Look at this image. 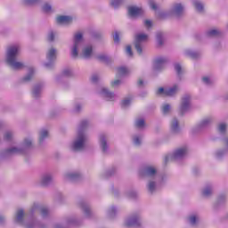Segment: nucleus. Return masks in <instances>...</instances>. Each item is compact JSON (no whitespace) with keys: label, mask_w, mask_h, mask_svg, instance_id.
<instances>
[{"label":"nucleus","mask_w":228,"mask_h":228,"mask_svg":"<svg viewBox=\"0 0 228 228\" xmlns=\"http://www.w3.org/2000/svg\"><path fill=\"white\" fill-rule=\"evenodd\" d=\"M143 13V9L136 6H130L128 7V15L130 17H138Z\"/></svg>","instance_id":"nucleus-7"},{"label":"nucleus","mask_w":228,"mask_h":228,"mask_svg":"<svg viewBox=\"0 0 228 228\" xmlns=\"http://www.w3.org/2000/svg\"><path fill=\"white\" fill-rule=\"evenodd\" d=\"M101 140V143H102V149L103 152H106V151H108V144L106 143V137H104V135H102L100 137Z\"/></svg>","instance_id":"nucleus-16"},{"label":"nucleus","mask_w":228,"mask_h":228,"mask_svg":"<svg viewBox=\"0 0 228 228\" xmlns=\"http://www.w3.org/2000/svg\"><path fill=\"white\" fill-rule=\"evenodd\" d=\"M144 25L146 26V28H152V21L149 20H146L144 21Z\"/></svg>","instance_id":"nucleus-43"},{"label":"nucleus","mask_w":228,"mask_h":228,"mask_svg":"<svg viewBox=\"0 0 228 228\" xmlns=\"http://www.w3.org/2000/svg\"><path fill=\"white\" fill-rule=\"evenodd\" d=\"M167 62V59L163 58V57H160V58H158L156 61H155V67L157 69H159V67H161V65H163V63H166Z\"/></svg>","instance_id":"nucleus-17"},{"label":"nucleus","mask_w":228,"mask_h":228,"mask_svg":"<svg viewBox=\"0 0 228 228\" xmlns=\"http://www.w3.org/2000/svg\"><path fill=\"white\" fill-rule=\"evenodd\" d=\"M190 108V96L186 95L183 98L182 105L180 108L181 115H184L185 111H188Z\"/></svg>","instance_id":"nucleus-6"},{"label":"nucleus","mask_w":228,"mask_h":228,"mask_svg":"<svg viewBox=\"0 0 228 228\" xmlns=\"http://www.w3.org/2000/svg\"><path fill=\"white\" fill-rule=\"evenodd\" d=\"M85 142H86L85 134L79 132L77 141L73 143V151H83L85 149Z\"/></svg>","instance_id":"nucleus-2"},{"label":"nucleus","mask_w":228,"mask_h":228,"mask_svg":"<svg viewBox=\"0 0 228 228\" xmlns=\"http://www.w3.org/2000/svg\"><path fill=\"white\" fill-rule=\"evenodd\" d=\"M98 60H100V61H107L108 60V56L104 55V54H101L97 57Z\"/></svg>","instance_id":"nucleus-38"},{"label":"nucleus","mask_w":228,"mask_h":228,"mask_svg":"<svg viewBox=\"0 0 228 228\" xmlns=\"http://www.w3.org/2000/svg\"><path fill=\"white\" fill-rule=\"evenodd\" d=\"M190 222H191V225H195V224H197V216H191L190 217Z\"/></svg>","instance_id":"nucleus-40"},{"label":"nucleus","mask_w":228,"mask_h":228,"mask_svg":"<svg viewBox=\"0 0 228 228\" xmlns=\"http://www.w3.org/2000/svg\"><path fill=\"white\" fill-rule=\"evenodd\" d=\"M49 42H53L54 40V33L51 32L48 36Z\"/></svg>","instance_id":"nucleus-45"},{"label":"nucleus","mask_w":228,"mask_h":228,"mask_svg":"<svg viewBox=\"0 0 228 228\" xmlns=\"http://www.w3.org/2000/svg\"><path fill=\"white\" fill-rule=\"evenodd\" d=\"M151 6L152 10H158V5H156V4L151 3Z\"/></svg>","instance_id":"nucleus-54"},{"label":"nucleus","mask_w":228,"mask_h":228,"mask_svg":"<svg viewBox=\"0 0 228 228\" xmlns=\"http://www.w3.org/2000/svg\"><path fill=\"white\" fill-rule=\"evenodd\" d=\"M41 213L44 216H45V215H47V213H49V210H47V208H42Z\"/></svg>","instance_id":"nucleus-50"},{"label":"nucleus","mask_w":228,"mask_h":228,"mask_svg":"<svg viewBox=\"0 0 228 228\" xmlns=\"http://www.w3.org/2000/svg\"><path fill=\"white\" fill-rule=\"evenodd\" d=\"M202 79H203L204 83H206L207 85H209V77H204Z\"/></svg>","instance_id":"nucleus-53"},{"label":"nucleus","mask_w":228,"mask_h":228,"mask_svg":"<svg viewBox=\"0 0 228 228\" xmlns=\"http://www.w3.org/2000/svg\"><path fill=\"white\" fill-rule=\"evenodd\" d=\"M147 38H149V36L145 34H137L135 36V49L139 54H142V42H146Z\"/></svg>","instance_id":"nucleus-4"},{"label":"nucleus","mask_w":228,"mask_h":228,"mask_svg":"<svg viewBox=\"0 0 228 228\" xmlns=\"http://www.w3.org/2000/svg\"><path fill=\"white\" fill-rule=\"evenodd\" d=\"M38 94H40V89L38 86H36L33 91V97H38Z\"/></svg>","instance_id":"nucleus-37"},{"label":"nucleus","mask_w":228,"mask_h":228,"mask_svg":"<svg viewBox=\"0 0 228 228\" xmlns=\"http://www.w3.org/2000/svg\"><path fill=\"white\" fill-rule=\"evenodd\" d=\"M113 40L116 44H118V42H120V34H118V32H115V34L113 35Z\"/></svg>","instance_id":"nucleus-30"},{"label":"nucleus","mask_w":228,"mask_h":228,"mask_svg":"<svg viewBox=\"0 0 228 228\" xmlns=\"http://www.w3.org/2000/svg\"><path fill=\"white\" fill-rule=\"evenodd\" d=\"M46 67H49V64H45Z\"/></svg>","instance_id":"nucleus-62"},{"label":"nucleus","mask_w":228,"mask_h":228,"mask_svg":"<svg viewBox=\"0 0 228 228\" xmlns=\"http://www.w3.org/2000/svg\"><path fill=\"white\" fill-rule=\"evenodd\" d=\"M193 5L195 6V8L198 12L204 11V5L202 4H200L199 1H194Z\"/></svg>","instance_id":"nucleus-19"},{"label":"nucleus","mask_w":228,"mask_h":228,"mask_svg":"<svg viewBox=\"0 0 228 228\" xmlns=\"http://www.w3.org/2000/svg\"><path fill=\"white\" fill-rule=\"evenodd\" d=\"M175 69L178 75H181V72L183 70V68H181V64H175Z\"/></svg>","instance_id":"nucleus-39"},{"label":"nucleus","mask_w":228,"mask_h":228,"mask_svg":"<svg viewBox=\"0 0 228 228\" xmlns=\"http://www.w3.org/2000/svg\"><path fill=\"white\" fill-rule=\"evenodd\" d=\"M121 104H122V106H124V107L129 106V104H131V98L123 100L122 102H121Z\"/></svg>","instance_id":"nucleus-33"},{"label":"nucleus","mask_w":228,"mask_h":228,"mask_svg":"<svg viewBox=\"0 0 228 228\" xmlns=\"http://www.w3.org/2000/svg\"><path fill=\"white\" fill-rule=\"evenodd\" d=\"M38 2V0H25L24 4H26V6H31L33 4H37Z\"/></svg>","instance_id":"nucleus-25"},{"label":"nucleus","mask_w":228,"mask_h":228,"mask_svg":"<svg viewBox=\"0 0 228 228\" xmlns=\"http://www.w3.org/2000/svg\"><path fill=\"white\" fill-rule=\"evenodd\" d=\"M22 218H24V210L20 209L17 212L16 220L17 222H22Z\"/></svg>","instance_id":"nucleus-20"},{"label":"nucleus","mask_w":228,"mask_h":228,"mask_svg":"<svg viewBox=\"0 0 228 228\" xmlns=\"http://www.w3.org/2000/svg\"><path fill=\"white\" fill-rule=\"evenodd\" d=\"M183 12H184V7H183V4H175L174 12L176 15H181Z\"/></svg>","instance_id":"nucleus-11"},{"label":"nucleus","mask_w":228,"mask_h":228,"mask_svg":"<svg viewBox=\"0 0 228 228\" xmlns=\"http://www.w3.org/2000/svg\"><path fill=\"white\" fill-rule=\"evenodd\" d=\"M19 152V150L17 148H12L6 151L7 154H15Z\"/></svg>","instance_id":"nucleus-36"},{"label":"nucleus","mask_w":228,"mask_h":228,"mask_svg":"<svg viewBox=\"0 0 228 228\" xmlns=\"http://www.w3.org/2000/svg\"><path fill=\"white\" fill-rule=\"evenodd\" d=\"M32 77H33V70H31L30 73L23 78V81H31Z\"/></svg>","instance_id":"nucleus-35"},{"label":"nucleus","mask_w":228,"mask_h":228,"mask_svg":"<svg viewBox=\"0 0 228 228\" xmlns=\"http://www.w3.org/2000/svg\"><path fill=\"white\" fill-rule=\"evenodd\" d=\"M51 10H53V8L51 7V5H49V4H45L43 6V12H45V13H49V12H51Z\"/></svg>","instance_id":"nucleus-29"},{"label":"nucleus","mask_w":228,"mask_h":228,"mask_svg":"<svg viewBox=\"0 0 228 228\" xmlns=\"http://www.w3.org/2000/svg\"><path fill=\"white\" fill-rule=\"evenodd\" d=\"M163 34H161V32H159L157 34V39H158V43H159V45H163Z\"/></svg>","instance_id":"nucleus-26"},{"label":"nucleus","mask_w":228,"mask_h":228,"mask_svg":"<svg viewBox=\"0 0 228 228\" xmlns=\"http://www.w3.org/2000/svg\"><path fill=\"white\" fill-rule=\"evenodd\" d=\"M134 142L135 145H140V143H142V141L140 140V137H138V136H135L134 138Z\"/></svg>","instance_id":"nucleus-44"},{"label":"nucleus","mask_w":228,"mask_h":228,"mask_svg":"<svg viewBox=\"0 0 228 228\" xmlns=\"http://www.w3.org/2000/svg\"><path fill=\"white\" fill-rule=\"evenodd\" d=\"M225 129H227V125L222 123L219 125L220 133H225Z\"/></svg>","instance_id":"nucleus-34"},{"label":"nucleus","mask_w":228,"mask_h":228,"mask_svg":"<svg viewBox=\"0 0 228 228\" xmlns=\"http://www.w3.org/2000/svg\"><path fill=\"white\" fill-rule=\"evenodd\" d=\"M12 132H7L4 134V140H12Z\"/></svg>","instance_id":"nucleus-42"},{"label":"nucleus","mask_w":228,"mask_h":228,"mask_svg":"<svg viewBox=\"0 0 228 228\" xmlns=\"http://www.w3.org/2000/svg\"><path fill=\"white\" fill-rule=\"evenodd\" d=\"M212 191L211 188L208 187L203 191V196L204 197H209V195H211Z\"/></svg>","instance_id":"nucleus-31"},{"label":"nucleus","mask_w":228,"mask_h":228,"mask_svg":"<svg viewBox=\"0 0 228 228\" xmlns=\"http://www.w3.org/2000/svg\"><path fill=\"white\" fill-rule=\"evenodd\" d=\"M85 213H86V215H88V213H90V209L89 208H85Z\"/></svg>","instance_id":"nucleus-58"},{"label":"nucleus","mask_w":228,"mask_h":228,"mask_svg":"<svg viewBox=\"0 0 228 228\" xmlns=\"http://www.w3.org/2000/svg\"><path fill=\"white\" fill-rule=\"evenodd\" d=\"M171 129L174 133H177L179 131V121H177V119H174L172 121Z\"/></svg>","instance_id":"nucleus-15"},{"label":"nucleus","mask_w":228,"mask_h":228,"mask_svg":"<svg viewBox=\"0 0 228 228\" xmlns=\"http://www.w3.org/2000/svg\"><path fill=\"white\" fill-rule=\"evenodd\" d=\"M47 60H49L50 61H53V60H56V50L54 48H52L48 51Z\"/></svg>","instance_id":"nucleus-13"},{"label":"nucleus","mask_w":228,"mask_h":228,"mask_svg":"<svg viewBox=\"0 0 228 228\" xmlns=\"http://www.w3.org/2000/svg\"><path fill=\"white\" fill-rule=\"evenodd\" d=\"M126 227H138L140 226V222L138 221V217H132L128 219L126 224Z\"/></svg>","instance_id":"nucleus-9"},{"label":"nucleus","mask_w":228,"mask_h":228,"mask_svg":"<svg viewBox=\"0 0 228 228\" xmlns=\"http://www.w3.org/2000/svg\"><path fill=\"white\" fill-rule=\"evenodd\" d=\"M126 51V53L128 54V56H133V50L131 48V45H127Z\"/></svg>","instance_id":"nucleus-41"},{"label":"nucleus","mask_w":228,"mask_h":228,"mask_svg":"<svg viewBox=\"0 0 228 228\" xmlns=\"http://www.w3.org/2000/svg\"><path fill=\"white\" fill-rule=\"evenodd\" d=\"M77 175H79L72 174V175H69V177H70L71 179H74V177H77Z\"/></svg>","instance_id":"nucleus-56"},{"label":"nucleus","mask_w":228,"mask_h":228,"mask_svg":"<svg viewBox=\"0 0 228 228\" xmlns=\"http://www.w3.org/2000/svg\"><path fill=\"white\" fill-rule=\"evenodd\" d=\"M4 220V218L3 216H0V224L1 222H3Z\"/></svg>","instance_id":"nucleus-60"},{"label":"nucleus","mask_w":228,"mask_h":228,"mask_svg":"<svg viewBox=\"0 0 228 228\" xmlns=\"http://www.w3.org/2000/svg\"><path fill=\"white\" fill-rule=\"evenodd\" d=\"M91 79L93 83H97V81H99V77H97V75H94Z\"/></svg>","instance_id":"nucleus-48"},{"label":"nucleus","mask_w":228,"mask_h":228,"mask_svg":"<svg viewBox=\"0 0 228 228\" xmlns=\"http://www.w3.org/2000/svg\"><path fill=\"white\" fill-rule=\"evenodd\" d=\"M74 40H75V45H74V47L72 49V52H71V56L73 58H77V45L79 44V42H81L83 40V33L81 32H78L75 35V37H74Z\"/></svg>","instance_id":"nucleus-5"},{"label":"nucleus","mask_w":228,"mask_h":228,"mask_svg":"<svg viewBox=\"0 0 228 228\" xmlns=\"http://www.w3.org/2000/svg\"><path fill=\"white\" fill-rule=\"evenodd\" d=\"M25 147H31V141L29 139H25Z\"/></svg>","instance_id":"nucleus-46"},{"label":"nucleus","mask_w":228,"mask_h":228,"mask_svg":"<svg viewBox=\"0 0 228 228\" xmlns=\"http://www.w3.org/2000/svg\"><path fill=\"white\" fill-rule=\"evenodd\" d=\"M111 4L114 6V8H117L120 4V1H113Z\"/></svg>","instance_id":"nucleus-49"},{"label":"nucleus","mask_w":228,"mask_h":228,"mask_svg":"<svg viewBox=\"0 0 228 228\" xmlns=\"http://www.w3.org/2000/svg\"><path fill=\"white\" fill-rule=\"evenodd\" d=\"M144 126H145V120H143V119H138L135 122V126L136 127H143Z\"/></svg>","instance_id":"nucleus-27"},{"label":"nucleus","mask_w":228,"mask_h":228,"mask_svg":"<svg viewBox=\"0 0 228 228\" xmlns=\"http://www.w3.org/2000/svg\"><path fill=\"white\" fill-rule=\"evenodd\" d=\"M63 74H64V76H70L71 71H70V69H65V70L63 71Z\"/></svg>","instance_id":"nucleus-51"},{"label":"nucleus","mask_w":228,"mask_h":228,"mask_svg":"<svg viewBox=\"0 0 228 228\" xmlns=\"http://www.w3.org/2000/svg\"><path fill=\"white\" fill-rule=\"evenodd\" d=\"M93 51L94 50H93L92 46L86 47L83 52L84 58H90L92 56Z\"/></svg>","instance_id":"nucleus-14"},{"label":"nucleus","mask_w":228,"mask_h":228,"mask_svg":"<svg viewBox=\"0 0 228 228\" xmlns=\"http://www.w3.org/2000/svg\"><path fill=\"white\" fill-rule=\"evenodd\" d=\"M143 85V80L139 79L138 81V86H142Z\"/></svg>","instance_id":"nucleus-55"},{"label":"nucleus","mask_w":228,"mask_h":228,"mask_svg":"<svg viewBox=\"0 0 228 228\" xmlns=\"http://www.w3.org/2000/svg\"><path fill=\"white\" fill-rule=\"evenodd\" d=\"M57 24H70L72 22V17L69 16H58L56 19Z\"/></svg>","instance_id":"nucleus-8"},{"label":"nucleus","mask_w":228,"mask_h":228,"mask_svg":"<svg viewBox=\"0 0 228 228\" xmlns=\"http://www.w3.org/2000/svg\"><path fill=\"white\" fill-rule=\"evenodd\" d=\"M208 37H218L220 35V31L217 29H212L207 33Z\"/></svg>","instance_id":"nucleus-23"},{"label":"nucleus","mask_w":228,"mask_h":228,"mask_svg":"<svg viewBox=\"0 0 228 228\" xmlns=\"http://www.w3.org/2000/svg\"><path fill=\"white\" fill-rule=\"evenodd\" d=\"M177 94V86H174L172 88L165 90L163 87H159L157 91V95H164V97H172Z\"/></svg>","instance_id":"nucleus-3"},{"label":"nucleus","mask_w":228,"mask_h":228,"mask_svg":"<svg viewBox=\"0 0 228 228\" xmlns=\"http://www.w3.org/2000/svg\"><path fill=\"white\" fill-rule=\"evenodd\" d=\"M102 94L104 97H106V99H109V101L110 99H113V97H115V94L113 93L108 91V89H106V88L102 89Z\"/></svg>","instance_id":"nucleus-12"},{"label":"nucleus","mask_w":228,"mask_h":228,"mask_svg":"<svg viewBox=\"0 0 228 228\" xmlns=\"http://www.w3.org/2000/svg\"><path fill=\"white\" fill-rule=\"evenodd\" d=\"M191 56L192 58H197L198 54H197V53H191Z\"/></svg>","instance_id":"nucleus-57"},{"label":"nucleus","mask_w":228,"mask_h":228,"mask_svg":"<svg viewBox=\"0 0 228 228\" xmlns=\"http://www.w3.org/2000/svg\"><path fill=\"white\" fill-rule=\"evenodd\" d=\"M126 74H129V69H127V68L126 67L118 68V76H126Z\"/></svg>","instance_id":"nucleus-18"},{"label":"nucleus","mask_w":228,"mask_h":228,"mask_svg":"<svg viewBox=\"0 0 228 228\" xmlns=\"http://www.w3.org/2000/svg\"><path fill=\"white\" fill-rule=\"evenodd\" d=\"M162 111L165 115H167V113H168V111H170V105L168 104H165L163 107H162Z\"/></svg>","instance_id":"nucleus-32"},{"label":"nucleus","mask_w":228,"mask_h":228,"mask_svg":"<svg viewBox=\"0 0 228 228\" xmlns=\"http://www.w3.org/2000/svg\"><path fill=\"white\" fill-rule=\"evenodd\" d=\"M47 136H49V132H47V130H43L39 137V142H44L45 138H47Z\"/></svg>","instance_id":"nucleus-22"},{"label":"nucleus","mask_w":228,"mask_h":228,"mask_svg":"<svg viewBox=\"0 0 228 228\" xmlns=\"http://www.w3.org/2000/svg\"><path fill=\"white\" fill-rule=\"evenodd\" d=\"M52 178L50 175H46L43 178L42 180V184L43 186H47V184H49V183H51Z\"/></svg>","instance_id":"nucleus-24"},{"label":"nucleus","mask_w":228,"mask_h":228,"mask_svg":"<svg viewBox=\"0 0 228 228\" xmlns=\"http://www.w3.org/2000/svg\"><path fill=\"white\" fill-rule=\"evenodd\" d=\"M165 161H166V163H167V161H168V157H166Z\"/></svg>","instance_id":"nucleus-61"},{"label":"nucleus","mask_w":228,"mask_h":228,"mask_svg":"<svg viewBox=\"0 0 228 228\" xmlns=\"http://www.w3.org/2000/svg\"><path fill=\"white\" fill-rule=\"evenodd\" d=\"M88 124V122L86 120H84L81 122L80 127H86V125Z\"/></svg>","instance_id":"nucleus-52"},{"label":"nucleus","mask_w":228,"mask_h":228,"mask_svg":"<svg viewBox=\"0 0 228 228\" xmlns=\"http://www.w3.org/2000/svg\"><path fill=\"white\" fill-rule=\"evenodd\" d=\"M120 85V80H114L111 82V86H118Z\"/></svg>","instance_id":"nucleus-47"},{"label":"nucleus","mask_w":228,"mask_h":228,"mask_svg":"<svg viewBox=\"0 0 228 228\" xmlns=\"http://www.w3.org/2000/svg\"><path fill=\"white\" fill-rule=\"evenodd\" d=\"M202 124H203V126L208 124V120H203Z\"/></svg>","instance_id":"nucleus-59"},{"label":"nucleus","mask_w":228,"mask_h":228,"mask_svg":"<svg viewBox=\"0 0 228 228\" xmlns=\"http://www.w3.org/2000/svg\"><path fill=\"white\" fill-rule=\"evenodd\" d=\"M146 174L147 175H156V168L153 167H148L146 168Z\"/></svg>","instance_id":"nucleus-21"},{"label":"nucleus","mask_w":228,"mask_h":228,"mask_svg":"<svg viewBox=\"0 0 228 228\" xmlns=\"http://www.w3.org/2000/svg\"><path fill=\"white\" fill-rule=\"evenodd\" d=\"M187 152L188 150L186 148H180L175 151L174 158H183Z\"/></svg>","instance_id":"nucleus-10"},{"label":"nucleus","mask_w":228,"mask_h":228,"mask_svg":"<svg viewBox=\"0 0 228 228\" xmlns=\"http://www.w3.org/2000/svg\"><path fill=\"white\" fill-rule=\"evenodd\" d=\"M148 190H149V191H151L152 193V191H154V190H156V183L154 182H150V183L148 185Z\"/></svg>","instance_id":"nucleus-28"},{"label":"nucleus","mask_w":228,"mask_h":228,"mask_svg":"<svg viewBox=\"0 0 228 228\" xmlns=\"http://www.w3.org/2000/svg\"><path fill=\"white\" fill-rule=\"evenodd\" d=\"M17 54H19V46H10L7 50L6 62L11 65L15 70H19L24 68L22 62L16 61Z\"/></svg>","instance_id":"nucleus-1"}]
</instances>
